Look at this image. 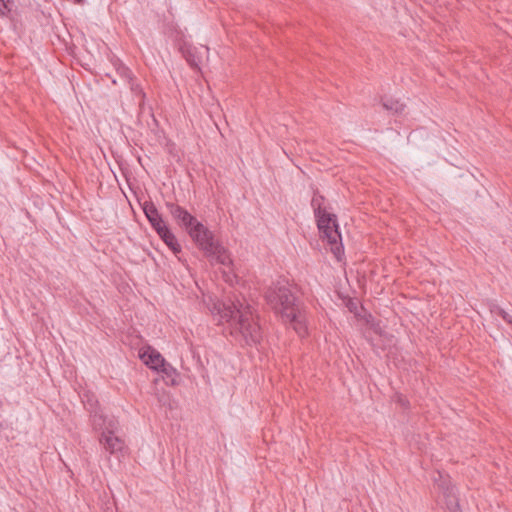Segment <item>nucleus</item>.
<instances>
[{
  "mask_svg": "<svg viewBox=\"0 0 512 512\" xmlns=\"http://www.w3.org/2000/svg\"><path fill=\"white\" fill-rule=\"evenodd\" d=\"M317 220V227L319 230L329 228L330 225L337 223L336 215L324 211L315 215Z\"/></svg>",
  "mask_w": 512,
  "mask_h": 512,
  "instance_id": "obj_9",
  "label": "nucleus"
},
{
  "mask_svg": "<svg viewBox=\"0 0 512 512\" xmlns=\"http://www.w3.org/2000/svg\"><path fill=\"white\" fill-rule=\"evenodd\" d=\"M219 323H227L230 335L241 345L254 346L262 339L261 327L257 316L249 304L238 298L228 303L214 304Z\"/></svg>",
  "mask_w": 512,
  "mask_h": 512,
  "instance_id": "obj_1",
  "label": "nucleus"
},
{
  "mask_svg": "<svg viewBox=\"0 0 512 512\" xmlns=\"http://www.w3.org/2000/svg\"><path fill=\"white\" fill-rule=\"evenodd\" d=\"M143 211L149 223L157 232V234L161 233L164 229L167 228L165 221L163 220L161 214L159 213L158 209L156 208L153 202L146 201L143 204Z\"/></svg>",
  "mask_w": 512,
  "mask_h": 512,
  "instance_id": "obj_6",
  "label": "nucleus"
},
{
  "mask_svg": "<svg viewBox=\"0 0 512 512\" xmlns=\"http://www.w3.org/2000/svg\"><path fill=\"white\" fill-rule=\"evenodd\" d=\"M264 297L269 307L300 337L307 334L305 311L287 281L281 280L273 283L267 288Z\"/></svg>",
  "mask_w": 512,
  "mask_h": 512,
  "instance_id": "obj_3",
  "label": "nucleus"
},
{
  "mask_svg": "<svg viewBox=\"0 0 512 512\" xmlns=\"http://www.w3.org/2000/svg\"><path fill=\"white\" fill-rule=\"evenodd\" d=\"M143 362L154 370H159L164 365V357L155 349L148 347L140 354Z\"/></svg>",
  "mask_w": 512,
  "mask_h": 512,
  "instance_id": "obj_7",
  "label": "nucleus"
},
{
  "mask_svg": "<svg viewBox=\"0 0 512 512\" xmlns=\"http://www.w3.org/2000/svg\"><path fill=\"white\" fill-rule=\"evenodd\" d=\"M172 217L186 230L196 246L204 253L209 261L221 264L226 267L232 266L233 262L226 248L215 238L214 233L205 225L199 222L183 207L167 203Z\"/></svg>",
  "mask_w": 512,
  "mask_h": 512,
  "instance_id": "obj_2",
  "label": "nucleus"
},
{
  "mask_svg": "<svg viewBox=\"0 0 512 512\" xmlns=\"http://www.w3.org/2000/svg\"><path fill=\"white\" fill-rule=\"evenodd\" d=\"M223 278L226 282L233 284L234 279H236V275L233 273V270L228 271V272L224 271Z\"/></svg>",
  "mask_w": 512,
  "mask_h": 512,
  "instance_id": "obj_16",
  "label": "nucleus"
},
{
  "mask_svg": "<svg viewBox=\"0 0 512 512\" xmlns=\"http://www.w3.org/2000/svg\"><path fill=\"white\" fill-rule=\"evenodd\" d=\"M7 4L5 3L4 0H0V14L1 15H4L5 14V10H7Z\"/></svg>",
  "mask_w": 512,
  "mask_h": 512,
  "instance_id": "obj_18",
  "label": "nucleus"
},
{
  "mask_svg": "<svg viewBox=\"0 0 512 512\" xmlns=\"http://www.w3.org/2000/svg\"><path fill=\"white\" fill-rule=\"evenodd\" d=\"M319 233L322 240L327 241V244L330 246V250L335 258L340 261L344 254V248L338 223L330 225L329 228L319 230Z\"/></svg>",
  "mask_w": 512,
  "mask_h": 512,
  "instance_id": "obj_5",
  "label": "nucleus"
},
{
  "mask_svg": "<svg viewBox=\"0 0 512 512\" xmlns=\"http://www.w3.org/2000/svg\"><path fill=\"white\" fill-rule=\"evenodd\" d=\"M384 109L394 114H400L404 111L405 105L399 100L388 98L382 102Z\"/></svg>",
  "mask_w": 512,
  "mask_h": 512,
  "instance_id": "obj_10",
  "label": "nucleus"
},
{
  "mask_svg": "<svg viewBox=\"0 0 512 512\" xmlns=\"http://www.w3.org/2000/svg\"><path fill=\"white\" fill-rule=\"evenodd\" d=\"M323 205H324V197L318 193H315L311 200V206L314 210L315 215L326 211V209Z\"/></svg>",
  "mask_w": 512,
  "mask_h": 512,
  "instance_id": "obj_12",
  "label": "nucleus"
},
{
  "mask_svg": "<svg viewBox=\"0 0 512 512\" xmlns=\"http://www.w3.org/2000/svg\"><path fill=\"white\" fill-rule=\"evenodd\" d=\"M447 512H459V505L455 499L450 501V504L447 507Z\"/></svg>",
  "mask_w": 512,
  "mask_h": 512,
  "instance_id": "obj_17",
  "label": "nucleus"
},
{
  "mask_svg": "<svg viewBox=\"0 0 512 512\" xmlns=\"http://www.w3.org/2000/svg\"><path fill=\"white\" fill-rule=\"evenodd\" d=\"M74 3L76 4H81L83 2V0H72Z\"/></svg>",
  "mask_w": 512,
  "mask_h": 512,
  "instance_id": "obj_20",
  "label": "nucleus"
},
{
  "mask_svg": "<svg viewBox=\"0 0 512 512\" xmlns=\"http://www.w3.org/2000/svg\"><path fill=\"white\" fill-rule=\"evenodd\" d=\"M92 426L95 431L101 432L99 441L110 454H116L125 449L124 440L117 435L119 422L114 416L95 412Z\"/></svg>",
  "mask_w": 512,
  "mask_h": 512,
  "instance_id": "obj_4",
  "label": "nucleus"
},
{
  "mask_svg": "<svg viewBox=\"0 0 512 512\" xmlns=\"http://www.w3.org/2000/svg\"><path fill=\"white\" fill-rule=\"evenodd\" d=\"M499 314L502 316V318L508 322H510V320L508 319V315L506 312H504L503 310H499Z\"/></svg>",
  "mask_w": 512,
  "mask_h": 512,
  "instance_id": "obj_19",
  "label": "nucleus"
},
{
  "mask_svg": "<svg viewBox=\"0 0 512 512\" xmlns=\"http://www.w3.org/2000/svg\"><path fill=\"white\" fill-rule=\"evenodd\" d=\"M158 371H161L166 375H171L172 373L175 372V369L170 364L166 363V361L164 360V365H162Z\"/></svg>",
  "mask_w": 512,
  "mask_h": 512,
  "instance_id": "obj_15",
  "label": "nucleus"
},
{
  "mask_svg": "<svg viewBox=\"0 0 512 512\" xmlns=\"http://www.w3.org/2000/svg\"><path fill=\"white\" fill-rule=\"evenodd\" d=\"M117 75L125 82L130 83L133 79L132 71L123 63L116 61L114 63Z\"/></svg>",
  "mask_w": 512,
  "mask_h": 512,
  "instance_id": "obj_11",
  "label": "nucleus"
},
{
  "mask_svg": "<svg viewBox=\"0 0 512 512\" xmlns=\"http://www.w3.org/2000/svg\"><path fill=\"white\" fill-rule=\"evenodd\" d=\"M85 397L87 399H83V403L85 407L90 411L91 420L93 419V415L95 414V412L104 413L102 410L97 409V400L93 399V397H90L89 395H85Z\"/></svg>",
  "mask_w": 512,
  "mask_h": 512,
  "instance_id": "obj_13",
  "label": "nucleus"
},
{
  "mask_svg": "<svg viewBox=\"0 0 512 512\" xmlns=\"http://www.w3.org/2000/svg\"><path fill=\"white\" fill-rule=\"evenodd\" d=\"M188 61L190 62L191 65H197V63L194 60L188 59Z\"/></svg>",
  "mask_w": 512,
  "mask_h": 512,
  "instance_id": "obj_21",
  "label": "nucleus"
},
{
  "mask_svg": "<svg viewBox=\"0 0 512 512\" xmlns=\"http://www.w3.org/2000/svg\"><path fill=\"white\" fill-rule=\"evenodd\" d=\"M160 238L164 241V243L173 251V253L177 254L181 251V246L177 241L175 235L169 230L167 227L161 233L158 234Z\"/></svg>",
  "mask_w": 512,
  "mask_h": 512,
  "instance_id": "obj_8",
  "label": "nucleus"
},
{
  "mask_svg": "<svg viewBox=\"0 0 512 512\" xmlns=\"http://www.w3.org/2000/svg\"><path fill=\"white\" fill-rule=\"evenodd\" d=\"M128 84L130 85V89L134 94L139 95L142 98L145 96V94L142 91V88L134 81V78L132 79V82Z\"/></svg>",
  "mask_w": 512,
  "mask_h": 512,
  "instance_id": "obj_14",
  "label": "nucleus"
}]
</instances>
